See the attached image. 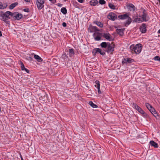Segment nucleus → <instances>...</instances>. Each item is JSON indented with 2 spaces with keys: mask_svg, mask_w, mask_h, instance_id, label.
<instances>
[{
  "mask_svg": "<svg viewBox=\"0 0 160 160\" xmlns=\"http://www.w3.org/2000/svg\"><path fill=\"white\" fill-rule=\"evenodd\" d=\"M107 18L109 19L114 21L117 18V15L113 12H110L108 15Z\"/></svg>",
  "mask_w": 160,
  "mask_h": 160,
  "instance_id": "nucleus-8",
  "label": "nucleus"
},
{
  "mask_svg": "<svg viewBox=\"0 0 160 160\" xmlns=\"http://www.w3.org/2000/svg\"><path fill=\"white\" fill-rule=\"evenodd\" d=\"M145 10H143L142 12V14L141 15L139 16V17L141 18L142 21V22H147L149 20V18L147 14L145 12Z\"/></svg>",
  "mask_w": 160,
  "mask_h": 160,
  "instance_id": "nucleus-3",
  "label": "nucleus"
},
{
  "mask_svg": "<svg viewBox=\"0 0 160 160\" xmlns=\"http://www.w3.org/2000/svg\"><path fill=\"white\" fill-rule=\"evenodd\" d=\"M128 8L130 11L134 12L135 10V6L132 3L129 4L128 6Z\"/></svg>",
  "mask_w": 160,
  "mask_h": 160,
  "instance_id": "nucleus-17",
  "label": "nucleus"
},
{
  "mask_svg": "<svg viewBox=\"0 0 160 160\" xmlns=\"http://www.w3.org/2000/svg\"><path fill=\"white\" fill-rule=\"evenodd\" d=\"M20 158L21 160H24L22 156L21 155H20Z\"/></svg>",
  "mask_w": 160,
  "mask_h": 160,
  "instance_id": "nucleus-47",
  "label": "nucleus"
},
{
  "mask_svg": "<svg viewBox=\"0 0 160 160\" xmlns=\"http://www.w3.org/2000/svg\"><path fill=\"white\" fill-rule=\"evenodd\" d=\"M152 114L153 115V116L156 117V118H157L158 117V115L157 113L156 112V111L155 112H154V113H153Z\"/></svg>",
  "mask_w": 160,
  "mask_h": 160,
  "instance_id": "nucleus-37",
  "label": "nucleus"
},
{
  "mask_svg": "<svg viewBox=\"0 0 160 160\" xmlns=\"http://www.w3.org/2000/svg\"><path fill=\"white\" fill-rule=\"evenodd\" d=\"M19 64L21 65V70L22 71H25L27 73H28L29 72V70L27 68H26L23 62L21 61H20Z\"/></svg>",
  "mask_w": 160,
  "mask_h": 160,
  "instance_id": "nucleus-15",
  "label": "nucleus"
},
{
  "mask_svg": "<svg viewBox=\"0 0 160 160\" xmlns=\"http://www.w3.org/2000/svg\"><path fill=\"white\" fill-rule=\"evenodd\" d=\"M149 111L152 114L153 113H154V112H156V110L155 109L152 107L151 109L149 110Z\"/></svg>",
  "mask_w": 160,
  "mask_h": 160,
  "instance_id": "nucleus-38",
  "label": "nucleus"
},
{
  "mask_svg": "<svg viewBox=\"0 0 160 160\" xmlns=\"http://www.w3.org/2000/svg\"><path fill=\"white\" fill-rule=\"evenodd\" d=\"M23 11L27 12H29V9L28 8H25L23 9Z\"/></svg>",
  "mask_w": 160,
  "mask_h": 160,
  "instance_id": "nucleus-40",
  "label": "nucleus"
},
{
  "mask_svg": "<svg viewBox=\"0 0 160 160\" xmlns=\"http://www.w3.org/2000/svg\"><path fill=\"white\" fill-rule=\"evenodd\" d=\"M96 53H99L101 55H104L105 54V51L104 50H102L99 48H95L94 49Z\"/></svg>",
  "mask_w": 160,
  "mask_h": 160,
  "instance_id": "nucleus-14",
  "label": "nucleus"
},
{
  "mask_svg": "<svg viewBox=\"0 0 160 160\" xmlns=\"http://www.w3.org/2000/svg\"><path fill=\"white\" fill-rule=\"evenodd\" d=\"M7 7V5L6 4H5L4 5H3L2 2H0V9H3Z\"/></svg>",
  "mask_w": 160,
  "mask_h": 160,
  "instance_id": "nucleus-31",
  "label": "nucleus"
},
{
  "mask_svg": "<svg viewBox=\"0 0 160 160\" xmlns=\"http://www.w3.org/2000/svg\"><path fill=\"white\" fill-rule=\"evenodd\" d=\"M78 2L81 3H82L84 2V0H77Z\"/></svg>",
  "mask_w": 160,
  "mask_h": 160,
  "instance_id": "nucleus-43",
  "label": "nucleus"
},
{
  "mask_svg": "<svg viewBox=\"0 0 160 160\" xmlns=\"http://www.w3.org/2000/svg\"><path fill=\"white\" fill-rule=\"evenodd\" d=\"M133 59L131 58H124L122 61V64H130L134 61Z\"/></svg>",
  "mask_w": 160,
  "mask_h": 160,
  "instance_id": "nucleus-5",
  "label": "nucleus"
},
{
  "mask_svg": "<svg viewBox=\"0 0 160 160\" xmlns=\"http://www.w3.org/2000/svg\"><path fill=\"white\" fill-rule=\"evenodd\" d=\"M119 1H120L121 0H119Z\"/></svg>",
  "mask_w": 160,
  "mask_h": 160,
  "instance_id": "nucleus-51",
  "label": "nucleus"
},
{
  "mask_svg": "<svg viewBox=\"0 0 160 160\" xmlns=\"http://www.w3.org/2000/svg\"><path fill=\"white\" fill-rule=\"evenodd\" d=\"M101 33L99 32H95L93 34V36L95 40L96 41H98L101 40Z\"/></svg>",
  "mask_w": 160,
  "mask_h": 160,
  "instance_id": "nucleus-9",
  "label": "nucleus"
},
{
  "mask_svg": "<svg viewBox=\"0 0 160 160\" xmlns=\"http://www.w3.org/2000/svg\"><path fill=\"white\" fill-rule=\"evenodd\" d=\"M12 13L10 11H7L5 13L1 14V17L9 19L10 18L9 16H11L12 17Z\"/></svg>",
  "mask_w": 160,
  "mask_h": 160,
  "instance_id": "nucleus-10",
  "label": "nucleus"
},
{
  "mask_svg": "<svg viewBox=\"0 0 160 160\" xmlns=\"http://www.w3.org/2000/svg\"><path fill=\"white\" fill-rule=\"evenodd\" d=\"M100 46L102 48H106L108 46V42H103L100 44Z\"/></svg>",
  "mask_w": 160,
  "mask_h": 160,
  "instance_id": "nucleus-27",
  "label": "nucleus"
},
{
  "mask_svg": "<svg viewBox=\"0 0 160 160\" xmlns=\"http://www.w3.org/2000/svg\"><path fill=\"white\" fill-rule=\"evenodd\" d=\"M91 32L99 31V30L98 29L97 27L95 26H92L91 28Z\"/></svg>",
  "mask_w": 160,
  "mask_h": 160,
  "instance_id": "nucleus-21",
  "label": "nucleus"
},
{
  "mask_svg": "<svg viewBox=\"0 0 160 160\" xmlns=\"http://www.w3.org/2000/svg\"><path fill=\"white\" fill-rule=\"evenodd\" d=\"M109 7L110 8L112 9H115V6L111 3H110L109 4Z\"/></svg>",
  "mask_w": 160,
  "mask_h": 160,
  "instance_id": "nucleus-34",
  "label": "nucleus"
},
{
  "mask_svg": "<svg viewBox=\"0 0 160 160\" xmlns=\"http://www.w3.org/2000/svg\"><path fill=\"white\" fill-rule=\"evenodd\" d=\"M62 58L63 59H64L65 60H67V59L68 58V57L66 55V53H65L63 55H62Z\"/></svg>",
  "mask_w": 160,
  "mask_h": 160,
  "instance_id": "nucleus-33",
  "label": "nucleus"
},
{
  "mask_svg": "<svg viewBox=\"0 0 160 160\" xmlns=\"http://www.w3.org/2000/svg\"><path fill=\"white\" fill-rule=\"evenodd\" d=\"M75 54L74 50L73 48L69 49V55L70 57H71Z\"/></svg>",
  "mask_w": 160,
  "mask_h": 160,
  "instance_id": "nucleus-26",
  "label": "nucleus"
},
{
  "mask_svg": "<svg viewBox=\"0 0 160 160\" xmlns=\"http://www.w3.org/2000/svg\"><path fill=\"white\" fill-rule=\"evenodd\" d=\"M34 58L37 60L38 62H41L42 61V58L38 55L35 54Z\"/></svg>",
  "mask_w": 160,
  "mask_h": 160,
  "instance_id": "nucleus-25",
  "label": "nucleus"
},
{
  "mask_svg": "<svg viewBox=\"0 0 160 160\" xmlns=\"http://www.w3.org/2000/svg\"><path fill=\"white\" fill-rule=\"evenodd\" d=\"M94 23L100 28H102L103 26V24L101 22L95 21Z\"/></svg>",
  "mask_w": 160,
  "mask_h": 160,
  "instance_id": "nucleus-29",
  "label": "nucleus"
},
{
  "mask_svg": "<svg viewBox=\"0 0 160 160\" xmlns=\"http://www.w3.org/2000/svg\"><path fill=\"white\" fill-rule=\"evenodd\" d=\"M53 4H54L56 2V0H49Z\"/></svg>",
  "mask_w": 160,
  "mask_h": 160,
  "instance_id": "nucleus-41",
  "label": "nucleus"
},
{
  "mask_svg": "<svg viewBox=\"0 0 160 160\" xmlns=\"http://www.w3.org/2000/svg\"><path fill=\"white\" fill-rule=\"evenodd\" d=\"M99 3L100 4L103 5L106 3V1L104 0H99Z\"/></svg>",
  "mask_w": 160,
  "mask_h": 160,
  "instance_id": "nucleus-36",
  "label": "nucleus"
},
{
  "mask_svg": "<svg viewBox=\"0 0 160 160\" xmlns=\"http://www.w3.org/2000/svg\"><path fill=\"white\" fill-rule=\"evenodd\" d=\"M126 21L124 22V24L126 27H127L131 23L132 21V18L129 17L127 19Z\"/></svg>",
  "mask_w": 160,
  "mask_h": 160,
  "instance_id": "nucleus-16",
  "label": "nucleus"
},
{
  "mask_svg": "<svg viewBox=\"0 0 160 160\" xmlns=\"http://www.w3.org/2000/svg\"><path fill=\"white\" fill-rule=\"evenodd\" d=\"M1 107H0V112L1 111Z\"/></svg>",
  "mask_w": 160,
  "mask_h": 160,
  "instance_id": "nucleus-50",
  "label": "nucleus"
},
{
  "mask_svg": "<svg viewBox=\"0 0 160 160\" xmlns=\"http://www.w3.org/2000/svg\"><path fill=\"white\" fill-rule=\"evenodd\" d=\"M62 25L64 27H66L67 26V24L65 22H63L62 23Z\"/></svg>",
  "mask_w": 160,
  "mask_h": 160,
  "instance_id": "nucleus-42",
  "label": "nucleus"
},
{
  "mask_svg": "<svg viewBox=\"0 0 160 160\" xmlns=\"http://www.w3.org/2000/svg\"><path fill=\"white\" fill-rule=\"evenodd\" d=\"M152 108V107L151 106V107H149L148 108V109L149 111V110H150L151 109V108Z\"/></svg>",
  "mask_w": 160,
  "mask_h": 160,
  "instance_id": "nucleus-45",
  "label": "nucleus"
},
{
  "mask_svg": "<svg viewBox=\"0 0 160 160\" xmlns=\"http://www.w3.org/2000/svg\"><path fill=\"white\" fill-rule=\"evenodd\" d=\"M133 22L139 23L142 22H143L142 21V20L141 18L139 16H136L134 18V19L133 20Z\"/></svg>",
  "mask_w": 160,
  "mask_h": 160,
  "instance_id": "nucleus-19",
  "label": "nucleus"
},
{
  "mask_svg": "<svg viewBox=\"0 0 160 160\" xmlns=\"http://www.w3.org/2000/svg\"><path fill=\"white\" fill-rule=\"evenodd\" d=\"M154 59L155 60L158 61L160 62V57L159 56H156L154 57Z\"/></svg>",
  "mask_w": 160,
  "mask_h": 160,
  "instance_id": "nucleus-35",
  "label": "nucleus"
},
{
  "mask_svg": "<svg viewBox=\"0 0 160 160\" xmlns=\"http://www.w3.org/2000/svg\"><path fill=\"white\" fill-rule=\"evenodd\" d=\"M98 2L97 0H91L90 3L91 5L94 6L96 5L98 3Z\"/></svg>",
  "mask_w": 160,
  "mask_h": 160,
  "instance_id": "nucleus-24",
  "label": "nucleus"
},
{
  "mask_svg": "<svg viewBox=\"0 0 160 160\" xmlns=\"http://www.w3.org/2000/svg\"><path fill=\"white\" fill-rule=\"evenodd\" d=\"M103 37L109 41L112 40V36L109 33H103Z\"/></svg>",
  "mask_w": 160,
  "mask_h": 160,
  "instance_id": "nucleus-13",
  "label": "nucleus"
},
{
  "mask_svg": "<svg viewBox=\"0 0 160 160\" xmlns=\"http://www.w3.org/2000/svg\"><path fill=\"white\" fill-rule=\"evenodd\" d=\"M89 104L90 106L93 108H95L98 107V106L96 104L94 103L93 102L91 101L89 102Z\"/></svg>",
  "mask_w": 160,
  "mask_h": 160,
  "instance_id": "nucleus-28",
  "label": "nucleus"
},
{
  "mask_svg": "<svg viewBox=\"0 0 160 160\" xmlns=\"http://www.w3.org/2000/svg\"><path fill=\"white\" fill-rule=\"evenodd\" d=\"M140 30L142 33H144L147 31V25L145 23H142L140 27Z\"/></svg>",
  "mask_w": 160,
  "mask_h": 160,
  "instance_id": "nucleus-11",
  "label": "nucleus"
},
{
  "mask_svg": "<svg viewBox=\"0 0 160 160\" xmlns=\"http://www.w3.org/2000/svg\"><path fill=\"white\" fill-rule=\"evenodd\" d=\"M116 32L120 36H122L124 34L123 30L122 29H117Z\"/></svg>",
  "mask_w": 160,
  "mask_h": 160,
  "instance_id": "nucleus-22",
  "label": "nucleus"
},
{
  "mask_svg": "<svg viewBox=\"0 0 160 160\" xmlns=\"http://www.w3.org/2000/svg\"><path fill=\"white\" fill-rule=\"evenodd\" d=\"M142 48V45L140 43H138L136 45H131L130 46V49L136 54H138L141 52Z\"/></svg>",
  "mask_w": 160,
  "mask_h": 160,
  "instance_id": "nucleus-1",
  "label": "nucleus"
},
{
  "mask_svg": "<svg viewBox=\"0 0 160 160\" xmlns=\"http://www.w3.org/2000/svg\"><path fill=\"white\" fill-rule=\"evenodd\" d=\"M22 14L19 13L18 12L12 13V17L14 18L15 20H19L22 18Z\"/></svg>",
  "mask_w": 160,
  "mask_h": 160,
  "instance_id": "nucleus-4",
  "label": "nucleus"
},
{
  "mask_svg": "<svg viewBox=\"0 0 160 160\" xmlns=\"http://www.w3.org/2000/svg\"><path fill=\"white\" fill-rule=\"evenodd\" d=\"M95 83L94 86L97 88L98 94H101L102 92L100 90V87L99 81L98 80H96L95 82Z\"/></svg>",
  "mask_w": 160,
  "mask_h": 160,
  "instance_id": "nucleus-12",
  "label": "nucleus"
},
{
  "mask_svg": "<svg viewBox=\"0 0 160 160\" xmlns=\"http://www.w3.org/2000/svg\"><path fill=\"white\" fill-rule=\"evenodd\" d=\"M158 0V2L159 3H160V0Z\"/></svg>",
  "mask_w": 160,
  "mask_h": 160,
  "instance_id": "nucleus-49",
  "label": "nucleus"
},
{
  "mask_svg": "<svg viewBox=\"0 0 160 160\" xmlns=\"http://www.w3.org/2000/svg\"><path fill=\"white\" fill-rule=\"evenodd\" d=\"M150 144L151 146H153L155 148H158V144L154 142V141H150Z\"/></svg>",
  "mask_w": 160,
  "mask_h": 160,
  "instance_id": "nucleus-20",
  "label": "nucleus"
},
{
  "mask_svg": "<svg viewBox=\"0 0 160 160\" xmlns=\"http://www.w3.org/2000/svg\"><path fill=\"white\" fill-rule=\"evenodd\" d=\"M145 106L147 108H148L151 105L149 103L147 102L145 103Z\"/></svg>",
  "mask_w": 160,
  "mask_h": 160,
  "instance_id": "nucleus-39",
  "label": "nucleus"
},
{
  "mask_svg": "<svg viewBox=\"0 0 160 160\" xmlns=\"http://www.w3.org/2000/svg\"><path fill=\"white\" fill-rule=\"evenodd\" d=\"M18 5V3L17 2L13 3L9 6V8L10 9H12Z\"/></svg>",
  "mask_w": 160,
  "mask_h": 160,
  "instance_id": "nucleus-23",
  "label": "nucleus"
},
{
  "mask_svg": "<svg viewBox=\"0 0 160 160\" xmlns=\"http://www.w3.org/2000/svg\"><path fill=\"white\" fill-rule=\"evenodd\" d=\"M61 11L64 14H66L67 13V10L64 7L61 8Z\"/></svg>",
  "mask_w": 160,
  "mask_h": 160,
  "instance_id": "nucleus-30",
  "label": "nucleus"
},
{
  "mask_svg": "<svg viewBox=\"0 0 160 160\" xmlns=\"http://www.w3.org/2000/svg\"><path fill=\"white\" fill-rule=\"evenodd\" d=\"M1 20H2L4 22L6 23L7 24L8 23L9 21H7V20L8 19L7 18H5L4 17H2V18L0 19Z\"/></svg>",
  "mask_w": 160,
  "mask_h": 160,
  "instance_id": "nucleus-32",
  "label": "nucleus"
},
{
  "mask_svg": "<svg viewBox=\"0 0 160 160\" xmlns=\"http://www.w3.org/2000/svg\"><path fill=\"white\" fill-rule=\"evenodd\" d=\"M57 5L59 7H61L62 6V4L60 3H58Z\"/></svg>",
  "mask_w": 160,
  "mask_h": 160,
  "instance_id": "nucleus-44",
  "label": "nucleus"
},
{
  "mask_svg": "<svg viewBox=\"0 0 160 160\" xmlns=\"http://www.w3.org/2000/svg\"><path fill=\"white\" fill-rule=\"evenodd\" d=\"M157 33L160 34V29L158 31Z\"/></svg>",
  "mask_w": 160,
  "mask_h": 160,
  "instance_id": "nucleus-46",
  "label": "nucleus"
},
{
  "mask_svg": "<svg viewBox=\"0 0 160 160\" xmlns=\"http://www.w3.org/2000/svg\"><path fill=\"white\" fill-rule=\"evenodd\" d=\"M129 17L128 13H125L123 15L118 16V18L122 20H124L127 19Z\"/></svg>",
  "mask_w": 160,
  "mask_h": 160,
  "instance_id": "nucleus-18",
  "label": "nucleus"
},
{
  "mask_svg": "<svg viewBox=\"0 0 160 160\" xmlns=\"http://www.w3.org/2000/svg\"><path fill=\"white\" fill-rule=\"evenodd\" d=\"M133 107L140 113L142 114H145L144 111L136 104L133 103Z\"/></svg>",
  "mask_w": 160,
  "mask_h": 160,
  "instance_id": "nucleus-7",
  "label": "nucleus"
},
{
  "mask_svg": "<svg viewBox=\"0 0 160 160\" xmlns=\"http://www.w3.org/2000/svg\"><path fill=\"white\" fill-rule=\"evenodd\" d=\"M44 0H36V4L38 8L41 10L44 7Z\"/></svg>",
  "mask_w": 160,
  "mask_h": 160,
  "instance_id": "nucleus-2",
  "label": "nucleus"
},
{
  "mask_svg": "<svg viewBox=\"0 0 160 160\" xmlns=\"http://www.w3.org/2000/svg\"><path fill=\"white\" fill-rule=\"evenodd\" d=\"M107 52L109 53H112L114 51V46L113 45L111 44L108 42V46L106 48Z\"/></svg>",
  "mask_w": 160,
  "mask_h": 160,
  "instance_id": "nucleus-6",
  "label": "nucleus"
},
{
  "mask_svg": "<svg viewBox=\"0 0 160 160\" xmlns=\"http://www.w3.org/2000/svg\"><path fill=\"white\" fill-rule=\"evenodd\" d=\"M2 36V32L0 30V36Z\"/></svg>",
  "mask_w": 160,
  "mask_h": 160,
  "instance_id": "nucleus-48",
  "label": "nucleus"
}]
</instances>
